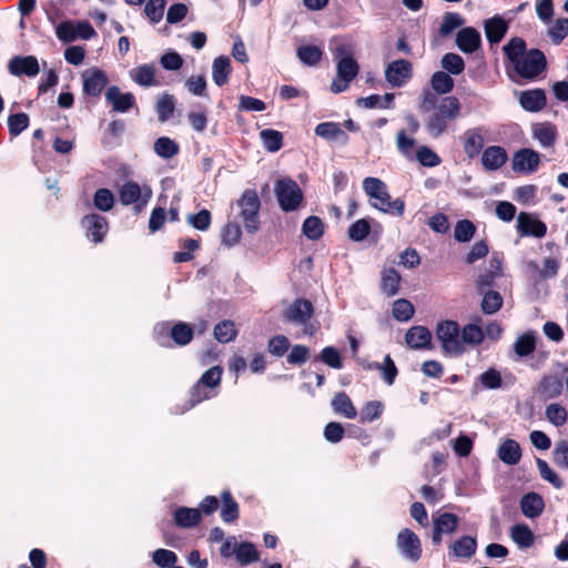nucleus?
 Masks as SVG:
<instances>
[{
  "instance_id": "f257e3e1",
  "label": "nucleus",
  "mask_w": 568,
  "mask_h": 568,
  "mask_svg": "<svg viewBox=\"0 0 568 568\" xmlns=\"http://www.w3.org/2000/svg\"><path fill=\"white\" fill-rule=\"evenodd\" d=\"M462 104L454 95L444 97L439 100L433 113L427 118L425 129L427 133L438 139L448 128V123L460 115Z\"/></svg>"
},
{
  "instance_id": "f03ea898",
  "label": "nucleus",
  "mask_w": 568,
  "mask_h": 568,
  "mask_svg": "<svg viewBox=\"0 0 568 568\" xmlns=\"http://www.w3.org/2000/svg\"><path fill=\"white\" fill-rule=\"evenodd\" d=\"M336 62L337 77L332 81L331 91L333 93H342L346 91L349 83L357 77L359 65L353 58L349 45L339 44L333 52Z\"/></svg>"
},
{
  "instance_id": "7ed1b4c3",
  "label": "nucleus",
  "mask_w": 568,
  "mask_h": 568,
  "mask_svg": "<svg viewBox=\"0 0 568 568\" xmlns=\"http://www.w3.org/2000/svg\"><path fill=\"white\" fill-rule=\"evenodd\" d=\"M240 209L239 216L243 221L247 233L254 234L260 230V210L261 201L257 192L253 189H246L236 201Z\"/></svg>"
},
{
  "instance_id": "20e7f679",
  "label": "nucleus",
  "mask_w": 568,
  "mask_h": 568,
  "mask_svg": "<svg viewBox=\"0 0 568 568\" xmlns=\"http://www.w3.org/2000/svg\"><path fill=\"white\" fill-rule=\"evenodd\" d=\"M516 74L525 80H535L547 69V59L539 49L528 50L514 65Z\"/></svg>"
},
{
  "instance_id": "39448f33",
  "label": "nucleus",
  "mask_w": 568,
  "mask_h": 568,
  "mask_svg": "<svg viewBox=\"0 0 568 568\" xmlns=\"http://www.w3.org/2000/svg\"><path fill=\"white\" fill-rule=\"evenodd\" d=\"M275 194L278 205L284 212L297 210L304 199L303 192L296 181L290 178L277 180Z\"/></svg>"
},
{
  "instance_id": "423d86ee",
  "label": "nucleus",
  "mask_w": 568,
  "mask_h": 568,
  "mask_svg": "<svg viewBox=\"0 0 568 568\" xmlns=\"http://www.w3.org/2000/svg\"><path fill=\"white\" fill-rule=\"evenodd\" d=\"M436 334L446 352L460 354L464 351L460 341V328L457 322H440L437 325Z\"/></svg>"
},
{
  "instance_id": "0eeeda50",
  "label": "nucleus",
  "mask_w": 568,
  "mask_h": 568,
  "mask_svg": "<svg viewBox=\"0 0 568 568\" xmlns=\"http://www.w3.org/2000/svg\"><path fill=\"white\" fill-rule=\"evenodd\" d=\"M396 548L406 560L416 562L422 557L420 539L408 528H404L397 534Z\"/></svg>"
},
{
  "instance_id": "6e6552de",
  "label": "nucleus",
  "mask_w": 568,
  "mask_h": 568,
  "mask_svg": "<svg viewBox=\"0 0 568 568\" xmlns=\"http://www.w3.org/2000/svg\"><path fill=\"white\" fill-rule=\"evenodd\" d=\"M412 78L413 64L406 59L392 61L385 69V79L394 88L405 85Z\"/></svg>"
},
{
  "instance_id": "1a4fd4ad",
  "label": "nucleus",
  "mask_w": 568,
  "mask_h": 568,
  "mask_svg": "<svg viewBox=\"0 0 568 568\" xmlns=\"http://www.w3.org/2000/svg\"><path fill=\"white\" fill-rule=\"evenodd\" d=\"M81 224L85 229L87 237L94 244L103 242L109 231V222L106 217L97 213L84 215Z\"/></svg>"
},
{
  "instance_id": "9d476101",
  "label": "nucleus",
  "mask_w": 568,
  "mask_h": 568,
  "mask_svg": "<svg viewBox=\"0 0 568 568\" xmlns=\"http://www.w3.org/2000/svg\"><path fill=\"white\" fill-rule=\"evenodd\" d=\"M82 80L83 93L91 98H99L109 81L106 73L98 68L85 70Z\"/></svg>"
},
{
  "instance_id": "9b49d317",
  "label": "nucleus",
  "mask_w": 568,
  "mask_h": 568,
  "mask_svg": "<svg viewBox=\"0 0 568 568\" xmlns=\"http://www.w3.org/2000/svg\"><path fill=\"white\" fill-rule=\"evenodd\" d=\"M152 192L149 187H146L145 197L142 199V189L139 183L134 181L125 182L119 190V199L123 205L136 204L138 211H141L142 207L146 204L150 199Z\"/></svg>"
},
{
  "instance_id": "f8f14e48",
  "label": "nucleus",
  "mask_w": 568,
  "mask_h": 568,
  "mask_svg": "<svg viewBox=\"0 0 568 568\" xmlns=\"http://www.w3.org/2000/svg\"><path fill=\"white\" fill-rule=\"evenodd\" d=\"M517 231L521 236L541 239L547 234V225L530 213L520 212L517 216Z\"/></svg>"
},
{
  "instance_id": "ddd939ff",
  "label": "nucleus",
  "mask_w": 568,
  "mask_h": 568,
  "mask_svg": "<svg viewBox=\"0 0 568 568\" xmlns=\"http://www.w3.org/2000/svg\"><path fill=\"white\" fill-rule=\"evenodd\" d=\"M314 314V306L306 298H296L284 311V320L295 324H305Z\"/></svg>"
},
{
  "instance_id": "4468645a",
  "label": "nucleus",
  "mask_w": 568,
  "mask_h": 568,
  "mask_svg": "<svg viewBox=\"0 0 568 568\" xmlns=\"http://www.w3.org/2000/svg\"><path fill=\"white\" fill-rule=\"evenodd\" d=\"M105 101L111 104L112 111L119 113H125L136 104L133 93H123L116 85H111L106 89Z\"/></svg>"
},
{
  "instance_id": "2eb2a0df",
  "label": "nucleus",
  "mask_w": 568,
  "mask_h": 568,
  "mask_svg": "<svg viewBox=\"0 0 568 568\" xmlns=\"http://www.w3.org/2000/svg\"><path fill=\"white\" fill-rule=\"evenodd\" d=\"M539 163V153L525 148L514 154L511 168L517 173H532L538 169Z\"/></svg>"
},
{
  "instance_id": "dca6fc26",
  "label": "nucleus",
  "mask_w": 568,
  "mask_h": 568,
  "mask_svg": "<svg viewBox=\"0 0 568 568\" xmlns=\"http://www.w3.org/2000/svg\"><path fill=\"white\" fill-rule=\"evenodd\" d=\"M432 541L439 545L444 534H453L458 527V517L452 513H444L433 518Z\"/></svg>"
},
{
  "instance_id": "f3484780",
  "label": "nucleus",
  "mask_w": 568,
  "mask_h": 568,
  "mask_svg": "<svg viewBox=\"0 0 568 568\" xmlns=\"http://www.w3.org/2000/svg\"><path fill=\"white\" fill-rule=\"evenodd\" d=\"M8 70L12 75L21 77H36L39 71V62L34 55L13 57L8 64Z\"/></svg>"
},
{
  "instance_id": "a211bd4d",
  "label": "nucleus",
  "mask_w": 568,
  "mask_h": 568,
  "mask_svg": "<svg viewBox=\"0 0 568 568\" xmlns=\"http://www.w3.org/2000/svg\"><path fill=\"white\" fill-rule=\"evenodd\" d=\"M456 45L466 53L471 54L481 47V36L474 27H465L456 34Z\"/></svg>"
},
{
  "instance_id": "6ab92c4d",
  "label": "nucleus",
  "mask_w": 568,
  "mask_h": 568,
  "mask_svg": "<svg viewBox=\"0 0 568 568\" xmlns=\"http://www.w3.org/2000/svg\"><path fill=\"white\" fill-rule=\"evenodd\" d=\"M520 106L528 112H539L547 105V97L544 89L536 88L525 90L519 95Z\"/></svg>"
},
{
  "instance_id": "aec40b11",
  "label": "nucleus",
  "mask_w": 568,
  "mask_h": 568,
  "mask_svg": "<svg viewBox=\"0 0 568 568\" xmlns=\"http://www.w3.org/2000/svg\"><path fill=\"white\" fill-rule=\"evenodd\" d=\"M315 134L326 141H336L346 145L349 136L345 133L338 122H321L315 126Z\"/></svg>"
},
{
  "instance_id": "412c9836",
  "label": "nucleus",
  "mask_w": 568,
  "mask_h": 568,
  "mask_svg": "<svg viewBox=\"0 0 568 568\" xmlns=\"http://www.w3.org/2000/svg\"><path fill=\"white\" fill-rule=\"evenodd\" d=\"M508 160V154L503 146L491 145L486 148L481 154V164L486 171L500 169Z\"/></svg>"
},
{
  "instance_id": "4be33fe9",
  "label": "nucleus",
  "mask_w": 568,
  "mask_h": 568,
  "mask_svg": "<svg viewBox=\"0 0 568 568\" xmlns=\"http://www.w3.org/2000/svg\"><path fill=\"white\" fill-rule=\"evenodd\" d=\"M508 23L499 16L487 19L484 23V30L487 41L490 44L499 43L508 31Z\"/></svg>"
},
{
  "instance_id": "5701e85b",
  "label": "nucleus",
  "mask_w": 568,
  "mask_h": 568,
  "mask_svg": "<svg viewBox=\"0 0 568 568\" xmlns=\"http://www.w3.org/2000/svg\"><path fill=\"white\" fill-rule=\"evenodd\" d=\"M405 341L406 344L414 349L429 348L432 343V333L426 326L416 325L406 332Z\"/></svg>"
},
{
  "instance_id": "b1692460",
  "label": "nucleus",
  "mask_w": 568,
  "mask_h": 568,
  "mask_svg": "<svg viewBox=\"0 0 568 568\" xmlns=\"http://www.w3.org/2000/svg\"><path fill=\"white\" fill-rule=\"evenodd\" d=\"M476 549H477L476 538L471 537V536H463L449 545L448 554H449V556H453L456 558L468 559L475 555Z\"/></svg>"
},
{
  "instance_id": "393cba45",
  "label": "nucleus",
  "mask_w": 568,
  "mask_h": 568,
  "mask_svg": "<svg viewBox=\"0 0 568 568\" xmlns=\"http://www.w3.org/2000/svg\"><path fill=\"white\" fill-rule=\"evenodd\" d=\"M372 199L375 200L374 202H372V206L382 212L389 213V214L397 215V216H402L404 214V211H405L404 201H402L400 199H396L395 201H392L390 195L388 194L387 191H386V195L378 193L377 195H375Z\"/></svg>"
},
{
  "instance_id": "a878e982",
  "label": "nucleus",
  "mask_w": 568,
  "mask_h": 568,
  "mask_svg": "<svg viewBox=\"0 0 568 568\" xmlns=\"http://www.w3.org/2000/svg\"><path fill=\"white\" fill-rule=\"evenodd\" d=\"M202 519L201 510L197 508L179 507L173 514L174 524L181 528H193Z\"/></svg>"
},
{
  "instance_id": "bb28decb",
  "label": "nucleus",
  "mask_w": 568,
  "mask_h": 568,
  "mask_svg": "<svg viewBox=\"0 0 568 568\" xmlns=\"http://www.w3.org/2000/svg\"><path fill=\"white\" fill-rule=\"evenodd\" d=\"M544 508V499L536 493H528L520 499V509L527 518L534 519L539 517Z\"/></svg>"
},
{
  "instance_id": "cd10ccee",
  "label": "nucleus",
  "mask_w": 568,
  "mask_h": 568,
  "mask_svg": "<svg viewBox=\"0 0 568 568\" xmlns=\"http://www.w3.org/2000/svg\"><path fill=\"white\" fill-rule=\"evenodd\" d=\"M532 135L544 148H551L556 142L558 133L555 124L542 122L532 126Z\"/></svg>"
},
{
  "instance_id": "c85d7f7f",
  "label": "nucleus",
  "mask_w": 568,
  "mask_h": 568,
  "mask_svg": "<svg viewBox=\"0 0 568 568\" xmlns=\"http://www.w3.org/2000/svg\"><path fill=\"white\" fill-rule=\"evenodd\" d=\"M231 72L232 68L229 57L220 55L214 59L212 64V77L217 87H223L227 83Z\"/></svg>"
},
{
  "instance_id": "c756f323",
  "label": "nucleus",
  "mask_w": 568,
  "mask_h": 568,
  "mask_svg": "<svg viewBox=\"0 0 568 568\" xmlns=\"http://www.w3.org/2000/svg\"><path fill=\"white\" fill-rule=\"evenodd\" d=\"M179 245L184 251L175 252L172 256L174 263H187L194 260L193 252L199 251L201 248L200 239H180Z\"/></svg>"
},
{
  "instance_id": "7c9ffc66",
  "label": "nucleus",
  "mask_w": 568,
  "mask_h": 568,
  "mask_svg": "<svg viewBox=\"0 0 568 568\" xmlns=\"http://www.w3.org/2000/svg\"><path fill=\"white\" fill-rule=\"evenodd\" d=\"M400 275L394 267L382 271L381 290L388 297L396 295L400 287Z\"/></svg>"
},
{
  "instance_id": "2f4dec72",
  "label": "nucleus",
  "mask_w": 568,
  "mask_h": 568,
  "mask_svg": "<svg viewBox=\"0 0 568 568\" xmlns=\"http://www.w3.org/2000/svg\"><path fill=\"white\" fill-rule=\"evenodd\" d=\"M332 407L335 413L345 418L353 419L357 416V410L353 405L351 397L345 392H338L332 399Z\"/></svg>"
},
{
  "instance_id": "473e14b6",
  "label": "nucleus",
  "mask_w": 568,
  "mask_h": 568,
  "mask_svg": "<svg viewBox=\"0 0 568 568\" xmlns=\"http://www.w3.org/2000/svg\"><path fill=\"white\" fill-rule=\"evenodd\" d=\"M506 59L514 65L528 51L526 41L520 37H513L503 48Z\"/></svg>"
},
{
  "instance_id": "72a5a7b5",
  "label": "nucleus",
  "mask_w": 568,
  "mask_h": 568,
  "mask_svg": "<svg viewBox=\"0 0 568 568\" xmlns=\"http://www.w3.org/2000/svg\"><path fill=\"white\" fill-rule=\"evenodd\" d=\"M131 78L141 87L149 88L160 84L155 80V68L152 64L139 65L135 70L131 71Z\"/></svg>"
},
{
  "instance_id": "f704fd0d",
  "label": "nucleus",
  "mask_w": 568,
  "mask_h": 568,
  "mask_svg": "<svg viewBox=\"0 0 568 568\" xmlns=\"http://www.w3.org/2000/svg\"><path fill=\"white\" fill-rule=\"evenodd\" d=\"M222 507H221V519L224 523H234L239 518V504L232 497L229 490H224L221 494Z\"/></svg>"
},
{
  "instance_id": "c9c22d12",
  "label": "nucleus",
  "mask_w": 568,
  "mask_h": 568,
  "mask_svg": "<svg viewBox=\"0 0 568 568\" xmlns=\"http://www.w3.org/2000/svg\"><path fill=\"white\" fill-rule=\"evenodd\" d=\"M510 538L521 549L531 547L535 541V536L526 524L514 525L510 528Z\"/></svg>"
},
{
  "instance_id": "e433bc0d",
  "label": "nucleus",
  "mask_w": 568,
  "mask_h": 568,
  "mask_svg": "<svg viewBox=\"0 0 568 568\" xmlns=\"http://www.w3.org/2000/svg\"><path fill=\"white\" fill-rule=\"evenodd\" d=\"M194 336V331L191 324L185 322L173 323L171 327V339L178 346L187 345Z\"/></svg>"
},
{
  "instance_id": "4c0bfd02",
  "label": "nucleus",
  "mask_w": 568,
  "mask_h": 568,
  "mask_svg": "<svg viewBox=\"0 0 568 568\" xmlns=\"http://www.w3.org/2000/svg\"><path fill=\"white\" fill-rule=\"evenodd\" d=\"M498 457L507 465H516L520 460L521 450L519 445L513 440H505L498 449Z\"/></svg>"
},
{
  "instance_id": "58836bf2",
  "label": "nucleus",
  "mask_w": 568,
  "mask_h": 568,
  "mask_svg": "<svg viewBox=\"0 0 568 568\" xmlns=\"http://www.w3.org/2000/svg\"><path fill=\"white\" fill-rule=\"evenodd\" d=\"M465 140H464V152L467 154L469 159H474L483 150L484 146V138L477 130H468L465 133Z\"/></svg>"
},
{
  "instance_id": "ea45409f",
  "label": "nucleus",
  "mask_w": 568,
  "mask_h": 568,
  "mask_svg": "<svg viewBox=\"0 0 568 568\" xmlns=\"http://www.w3.org/2000/svg\"><path fill=\"white\" fill-rule=\"evenodd\" d=\"M394 93H385L384 95L371 94L366 98H359L357 104L366 109H390L394 104Z\"/></svg>"
},
{
  "instance_id": "a19ab883",
  "label": "nucleus",
  "mask_w": 568,
  "mask_h": 568,
  "mask_svg": "<svg viewBox=\"0 0 568 568\" xmlns=\"http://www.w3.org/2000/svg\"><path fill=\"white\" fill-rule=\"evenodd\" d=\"M302 233L311 241L320 240L324 234L323 221L316 215L306 217L302 225Z\"/></svg>"
},
{
  "instance_id": "79ce46f5",
  "label": "nucleus",
  "mask_w": 568,
  "mask_h": 568,
  "mask_svg": "<svg viewBox=\"0 0 568 568\" xmlns=\"http://www.w3.org/2000/svg\"><path fill=\"white\" fill-rule=\"evenodd\" d=\"M296 54L303 64L314 67L322 60L323 51L317 45L306 44L297 48Z\"/></svg>"
},
{
  "instance_id": "37998d69",
  "label": "nucleus",
  "mask_w": 568,
  "mask_h": 568,
  "mask_svg": "<svg viewBox=\"0 0 568 568\" xmlns=\"http://www.w3.org/2000/svg\"><path fill=\"white\" fill-rule=\"evenodd\" d=\"M260 139L268 152H277L283 146V133L277 130L264 129L260 132Z\"/></svg>"
},
{
  "instance_id": "c03bdc74",
  "label": "nucleus",
  "mask_w": 568,
  "mask_h": 568,
  "mask_svg": "<svg viewBox=\"0 0 568 568\" xmlns=\"http://www.w3.org/2000/svg\"><path fill=\"white\" fill-rule=\"evenodd\" d=\"M536 349V338L532 332H526L514 343V351L518 357H526L532 354Z\"/></svg>"
},
{
  "instance_id": "a18cd8bd",
  "label": "nucleus",
  "mask_w": 568,
  "mask_h": 568,
  "mask_svg": "<svg viewBox=\"0 0 568 568\" xmlns=\"http://www.w3.org/2000/svg\"><path fill=\"white\" fill-rule=\"evenodd\" d=\"M481 300V312L486 315L497 313L503 306V297L497 291H484Z\"/></svg>"
},
{
  "instance_id": "49530a36",
  "label": "nucleus",
  "mask_w": 568,
  "mask_h": 568,
  "mask_svg": "<svg viewBox=\"0 0 568 568\" xmlns=\"http://www.w3.org/2000/svg\"><path fill=\"white\" fill-rule=\"evenodd\" d=\"M153 149L154 152L162 159H171L180 151L179 144L168 136H161L156 139Z\"/></svg>"
},
{
  "instance_id": "de8ad7c7",
  "label": "nucleus",
  "mask_w": 568,
  "mask_h": 568,
  "mask_svg": "<svg viewBox=\"0 0 568 568\" xmlns=\"http://www.w3.org/2000/svg\"><path fill=\"white\" fill-rule=\"evenodd\" d=\"M371 230V220L368 217H363L349 225L347 236L353 242H361L369 235Z\"/></svg>"
},
{
  "instance_id": "09e8293b",
  "label": "nucleus",
  "mask_w": 568,
  "mask_h": 568,
  "mask_svg": "<svg viewBox=\"0 0 568 568\" xmlns=\"http://www.w3.org/2000/svg\"><path fill=\"white\" fill-rule=\"evenodd\" d=\"M430 85L437 94H447L454 89V80L447 72L436 71L430 78Z\"/></svg>"
},
{
  "instance_id": "8fccbe9b",
  "label": "nucleus",
  "mask_w": 568,
  "mask_h": 568,
  "mask_svg": "<svg viewBox=\"0 0 568 568\" xmlns=\"http://www.w3.org/2000/svg\"><path fill=\"white\" fill-rule=\"evenodd\" d=\"M237 336L235 324L231 320H224L217 323L214 327V337L220 343H230Z\"/></svg>"
},
{
  "instance_id": "3c124183",
  "label": "nucleus",
  "mask_w": 568,
  "mask_h": 568,
  "mask_svg": "<svg viewBox=\"0 0 568 568\" xmlns=\"http://www.w3.org/2000/svg\"><path fill=\"white\" fill-rule=\"evenodd\" d=\"M385 405L382 400L367 402L359 412L361 423H372L382 416Z\"/></svg>"
},
{
  "instance_id": "603ef678",
  "label": "nucleus",
  "mask_w": 568,
  "mask_h": 568,
  "mask_svg": "<svg viewBox=\"0 0 568 568\" xmlns=\"http://www.w3.org/2000/svg\"><path fill=\"white\" fill-rule=\"evenodd\" d=\"M175 100L172 94L163 93L155 104V111L161 122L168 121L174 113Z\"/></svg>"
},
{
  "instance_id": "864d4df0",
  "label": "nucleus",
  "mask_w": 568,
  "mask_h": 568,
  "mask_svg": "<svg viewBox=\"0 0 568 568\" xmlns=\"http://www.w3.org/2000/svg\"><path fill=\"white\" fill-rule=\"evenodd\" d=\"M465 19L457 12H446L443 17L438 33L442 38L448 37L455 29L460 28Z\"/></svg>"
},
{
  "instance_id": "5fc2aeb1",
  "label": "nucleus",
  "mask_w": 568,
  "mask_h": 568,
  "mask_svg": "<svg viewBox=\"0 0 568 568\" xmlns=\"http://www.w3.org/2000/svg\"><path fill=\"white\" fill-rule=\"evenodd\" d=\"M242 236V230L239 223L229 222L221 231V243L227 247H232L237 244Z\"/></svg>"
},
{
  "instance_id": "6e6d98bb",
  "label": "nucleus",
  "mask_w": 568,
  "mask_h": 568,
  "mask_svg": "<svg viewBox=\"0 0 568 568\" xmlns=\"http://www.w3.org/2000/svg\"><path fill=\"white\" fill-rule=\"evenodd\" d=\"M415 313L413 304L406 298H398L393 303L392 314L398 322L409 321Z\"/></svg>"
},
{
  "instance_id": "4d7b16f0",
  "label": "nucleus",
  "mask_w": 568,
  "mask_h": 568,
  "mask_svg": "<svg viewBox=\"0 0 568 568\" xmlns=\"http://www.w3.org/2000/svg\"><path fill=\"white\" fill-rule=\"evenodd\" d=\"M476 233V226L470 220H459L454 229V239L459 243L469 242Z\"/></svg>"
},
{
  "instance_id": "13d9d810",
  "label": "nucleus",
  "mask_w": 568,
  "mask_h": 568,
  "mask_svg": "<svg viewBox=\"0 0 568 568\" xmlns=\"http://www.w3.org/2000/svg\"><path fill=\"white\" fill-rule=\"evenodd\" d=\"M235 557L241 565H248L258 560V552L252 542H241L237 544Z\"/></svg>"
},
{
  "instance_id": "bf43d9fd",
  "label": "nucleus",
  "mask_w": 568,
  "mask_h": 568,
  "mask_svg": "<svg viewBox=\"0 0 568 568\" xmlns=\"http://www.w3.org/2000/svg\"><path fill=\"white\" fill-rule=\"evenodd\" d=\"M152 561L160 568H172L178 562V555L169 549L160 548L151 554Z\"/></svg>"
},
{
  "instance_id": "052dcab7",
  "label": "nucleus",
  "mask_w": 568,
  "mask_h": 568,
  "mask_svg": "<svg viewBox=\"0 0 568 568\" xmlns=\"http://www.w3.org/2000/svg\"><path fill=\"white\" fill-rule=\"evenodd\" d=\"M186 222L195 230L205 232L212 224V214L207 209H202L195 214H189Z\"/></svg>"
},
{
  "instance_id": "680f3d73",
  "label": "nucleus",
  "mask_w": 568,
  "mask_h": 568,
  "mask_svg": "<svg viewBox=\"0 0 568 568\" xmlns=\"http://www.w3.org/2000/svg\"><path fill=\"white\" fill-rule=\"evenodd\" d=\"M29 115L24 112L13 113L8 116L9 134L12 138L21 134L29 126Z\"/></svg>"
},
{
  "instance_id": "e2e57ef3",
  "label": "nucleus",
  "mask_w": 568,
  "mask_h": 568,
  "mask_svg": "<svg viewBox=\"0 0 568 568\" xmlns=\"http://www.w3.org/2000/svg\"><path fill=\"white\" fill-rule=\"evenodd\" d=\"M528 266L539 273L541 280L552 278L557 275L559 270V262L552 257H546L544 260L542 268H539L538 264L534 261L528 263Z\"/></svg>"
},
{
  "instance_id": "0e129e2a",
  "label": "nucleus",
  "mask_w": 568,
  "mask_h": 568,
  "mask_svg": "<svg viewBox=\"0 0 568 568\" xmlns=\"http://www.w3.org/2000/svg\"><path fill=\"white\" fill-rule=\"evenodd\" d=\"M93 205L102 212L112 210L114 205L113 193L106 187L98 189L93 195Z\"/></svg>"
},
{
  "instance_id": "69168bd1",
  "label": "nucleus",
  "mask_w": 568,
  "mask_h": 568,
  "mask_svg": "<svg viewBox=\"0 0 568 568\" xmlns=\"http://www.w3.org/2000/svg\"><path fill=\"white\" fill-rule=\"evenodd\" d=\"M442 67L448 73L458 75L465 70V62L459 54L449 52L443 55Z\"/></svg>"
},
{
  "instance_id": "338daca9",
  "label": "nucleus",
  "mask_w": 568,
  "mask_h": 568,
  "mask_svg": "<svg viewBox=\"0 0 568 568\" xmlns=\"http://www.w3.org/2000/svg\"><path fill=\"white\" fill-rule=\"evenodd\" d=\"M478 381L485 389H498L503 386V378L496 368H488L478 376Z\"/></svg>"
},
{
  "instance_id": "774afa93",
  "label": "nucleus",
  "mask_w": 568,
  "mask_h": 568,
  "mask_svg": "<svg viewBox=\"0 0 568 568\" xmlns=\"http://www.w3.org/2000/svg\"><path fill=\"white\" fill-rule=\"evenodd\" d=\"M548 36L555 44H560L568 36V18H559L555 24L548 29Z\"/></svg>"
}]
</instances>
